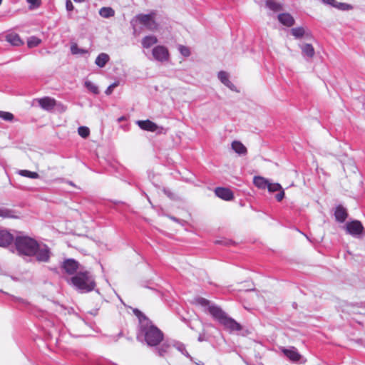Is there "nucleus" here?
<instances>
[{
  "label": "nucleus",
  "mask_w": 365,
  "mask_h": 365,
  "mask_svg": "<svg viewBox=\"0 0 365 365\" xmlns=\"http://www.w3.org/2000/svg\"><path fill=\"white\" fill-rule=\"evenodd\" d=\"M218 78L220 81L227 87H230L232 84L229 80L228 74L225 71H220L218 73Z\"/></svg>",
  "instance_id": "nucleus-26"
},
{
  "label": "nucleus",
  "mask_w": 365,
  "mask_h": 365,
  "mask_svg": "<svg viewBox=\"0 0 365 365\" xmlns=\"http://www.w3.org/2000/svg\"><path fill=\"white\" fill-rule=\"evenodd\" d=\"M134 314L139 319L140 322H142L143 319H148L147 317L138 309H135L133 311Z\"/></svg>",
  "instance_id": "nucleus-40"
},
{
  "label": "nucleus",
  "mask_w": 365,
  "mask_h": 365,
  "mask_svg": "<svg viewBox=\"0 0 365 365\" xmlns=\"http://www.w3.org/2000/svg\"><path fill=\"white\" fill-rule=\"evenodd\" d=\"M118 86V82H115L110 85L107 89L106 90L105 93L106 95H110L113 91V89Z\"/></svg>",
  "instance_id": "nucleus-39"
},
{
  "label": "nucleus",
  "mask_w": 365,
  "mask_h": 365,
  "mask_svg": "<svg viewBox=\"0 0 365 365\" xmlns=\"http://www.w3.org/2000/svg\"><path fill=\"white\" fill-rule=\"evenodd\" d=\"M209 312L215 319L218 320L220 323H221L222 321L227 316V314L224 311H222V309L216 306L210 307Z\"/></svg>",
  "instance_id": "nucleus-11"
},
{
  "label": "nucleus",
  "mask_w": 365,
  "mask_h": 365,
  "mask_svg": "<svg viewBox=\"0 0 365 365\" xmlns=\"http://www.w3.org/2000/svg\"><path fill=\"white\" fill-rule=\"evenodd\" d=\"M150 325L142 326L141 331L144 334L145 341L147 344L155 346L158 345L163 340L164 334L161 330L152 324L150 322Z\"/></svg>",
  "instance_id": "nucleus-2"
},
{
  "label": "nucleus",
  "mask_w": 365,
  "mask_h": 365,
  "mask_svg": "<svg viewBox=\"0 0 365 365\" xmlns=\"http://www.w3.org/2000/svg\"><path fill=\"white\" fill-rule=\"evenodd\" d=\"M282 351L287 357H288L291 361H292L294 362H297L301 359V355L294 349H284L282 350Z\"/></svg>",
  "instance_id": "nucleus-18"
},
{
  "label": "nucleus",
  "mask_w": 365,
  "mask_h": 365,
  "mask_svg": "<svg viewBox=\"0 0 365 365\" xmlns=\"http://www.w3.org/2000/svg\"><path fill=\"white\" fill-rule=\"evenodd\" d=\"M292 34L296 38H301L304 35V29L303 27L293 28L291 30Z\"/></svg>",
  "instance_id": "nucleus-29"
},
{
  "label": "nucleus",
  "mask_w": 365,
  "mask_h": 365,
  "mask_svg": "<svg viewBox=\"0 0 365 365\" xmlns=\"http://www.w3.org/2000/svg\"><path fill=\"white\" fill-rule=\"evenodd\" d=\"M335 219L339 222H344L348 217V213L344 207L339 205L334 212Z\"/></svg>",
  "instance_id": "nucleus-14"
},
{
  "label": "nucleus",
  "mask_w": 365,
  "mask_h": 365,
  "mask_svg": "<svg viewBox=\"0 0 365 365\" xmlns=\"http://www.w3.org/2000/svg\"><path fill=\"white\" fill-rule=\"evenodd\" d=\"M6 41L12 46H19L24 44V41L21 39L19 34L11 33L6 36Z\"/></svg>",
  "instance_id": "nucleus-15"
},
{
  "label": "nucleus",
  "mask_w": 365,
  "mask_h": 365,
  "mask_svg": "<svg viewBox=\"0 0 365 365\" xmlns=\"http://www.w3.org/2000/svg\"><path fill=\"white\" fill-rule=\"evenodd\" d=\"M268 190L271 192L281 190L282 186L279 183H271L268 181V185L267 186Z\"/></svg>",
  "instance_id": "nucleus-34"
},
{
  "label": "nucleus",
  "mask_w": 365,
  "mask_h": 365,
  "mask_svg": "<svg viewBox=\"0 0 365 365\" xmlns=\"http://www.w3.org/2000/svg\"><path fill=\"white\" fill-rule=\"evenodd\" d=\"M75 2H78V3H81V2H83L85 1L86 0H73Z\"/></svg>",
  "instance_id": "nucleus-45"
},
{
  "label": "nucleus",
  "mask_w": 365,
  "mask_h": 365,
  "mask_svg": "<svg viewBox=\"0 0 365 365\" xmlns=\"http://www.w3.org/2000/svg\"><path fill=\"white\" fill-rule=\"evenodd\" d=\"M170 349V346L166 344H163L159 348H158V353L159 355L161 356H164L165 354L168 351V349Z\"/></svg>",
  "instance_id": "nucleus-36"
},
{
  "label": "nucleus",
  "mask_w": 365,
  "mask_h": 365,
  "mask_svg": "<svg viewBox=\"0 0 365 365\" xmlns=\"http://www.w3.org/2000/svg\"><path fill=\"white\" fill-rule=\"evenodd\" d=\"M137 125L143 130L155 132L158 129L157 124L150 120H138Z\"/></svg>",
  "instance_id": "nucleus-10"
},
{
  "label": "nucleus",
  "mask_w": 365,
  "mask_h": 365,
  "mask_svg": "<svg viewBox=\"0 0 365 365\" xmlns=\"http://www.w3.org/2000/svg\"><path fill=\"white\" fill-rule=\"evenodd\" d=\"M279 192L276 195V199L277 201L280 202L282 200V199L284 197V192L282 188L281 189V190H279Z\"/></svg>",
  "instance_id": "nucleus-41"
},
{
  "label": "nucleus",
  "mask_w": 365,
  "mask_h": 365,
  "mask_svg": "<svg viewBox=\"0 0 365 365\" xmlns=\"http://www.w3.org/2000/svg\"><path fill=\"white\" fill-rule=\"evenodd\" d=\"M335 8L340 9V10H349L351 9V6L349 4H345V3H338L336 1Z\"/></svg>",
  "instance_id": "nucleus-37"
},
{
  "label": "nucleus",
  "mask_w": 365,
  "mask_h": 365,
  "mask_svg": "<svg viewBox=\"0 0 365 365\" xmlns=\"http://www.w3.org/2000/svg\"><path fill=\"white\" fill-rule=\"evenodd\" d=\"M41 39L37 37L32 36L27 41V45L29 48H33L38 46L41 43Z\"/></svg>",
  "instance_id": "nucleus-31"
},
{
  "label": "nucleus",
  "mask_w": 365,
  "mask_h": 365,
  "mask_svg": "<svg viewBox=\"0 0 365 365\" xmlns=\"http://www.w3.org/2000/svg\"><path fill=\"white\" fill-rule=\"evenodd\" d=\"M109 61V56L105 53L99 54L96 58V64L99 67L102 68L105 66L107 62Z\"/></svg>",
  "instance_id": "nucleus-23"
},
{
  "label": "nucleus",
  "mask_w": 365,
  "mask_h": 365,
  "mask_svg": "<svg viewBox=\"0 0 365 365\" xmlns=\"http://www.w3.org/2000/svg\"><path fill=\"white\" fill-rule=\"evenodd\" d=\"M78 133L81 137L86 138L90 135V130L86 126H80L78 128Z\"/></svg>",
  "instance_id": "nucleus-30"
},
{
  "label": "nucleus",
  "mask_w": 365,
  "mask_h": 365,
  "mask_svg": "<svg viewBox=\"0 0 365 365\" xmlns=\"http://www.w3.org/2000/svg\"><path fill=\"white\" fill-rule=\"evenodd\" d=\"M0 118L6 121H11L14 119V115L9 112L0 110Z\"/></svg>",
  "instance_id": "nucleus-35"
},
{
  "label": "nucleus",
  "mask_w": 365,
  "mask_h": 365,
  "mask_svg": "<svg viewBox=\"0 0 365 365\" xmlns=\"http://www.w3.org/2000/svg\"><path fill=\"white\" fill-rule=\"evenodd\" d=\"M322 1L326 4L332 6L334 7L336 4V0H322Z\"/></svg>",
  "instance_id": "nucleus-44"
},
{
  "label": "nucleus",
  "mask_w": 365,
  "mask_h": 365,
  "mask_svg": "<svg viewBox=\"0 0 365 365\" xmlns=\"http://www.w3.org/2000/svg\"><path fill=\"white\" fill-rule=\"evenodd\" d=\"M220 324H222L225 329L230 330V331H240L242 329V326L238 322L227 315Z\"/></svg>",
  "instance_id": "nucleus-8"
},
{
  "label": "nucleus",
  "mask_w": 365,
  "mask_h": 365,
  "mask_svg": "<svg viewBox=\"0 0 365 365\" xmlns=\"http://www.w3.org/2000/svg\"><path fill=\"white\" fill-rule=\"evenodd\" d=\"M66 8L68 11H73L74 9V6L73 5V3L71 0H66Z\"/></svg>",
  "instance_id": "nucleus-42"
},
{
  "label": "nucleus",
  "mask_w": 365,
  "mask_h": 365,
  "mask_svg": "<svg viewBox=\"0 0 365 365\" xmlns=\"http://www.w3.org/2000/svg\"><path fill=\"white\" fill-rule=\"evenodd\" d=\"M71 283L78 289L83 292H91L96 283L88 271L79 272L71 279Z\"/></svg>",
  "instance_id": "nucleus-1"
},
{
  "label": "nucleus",
  "mask_w": 365,
  "mask_h": 365,
  "mask_svg": "<svg viewBox=\"0 0 365 365\" xmlns=\"http://www.w3.org/2000/svg\"><path fill=\"white\" fill-rule=\"evenodd\" d=\"M156 14L150 12L148 14H140L135 16L140 24L144 26L148 30L155 31L158 29L159 25L155 21Z\"/></svg>",
  "instance_id": "nucleus-4"
},
{
  "label": "nucleus",
  "mask_w": 365,
  "mask_h": 365,
  "mask_svg": "<svg viewBox=\"0 0 365 365\" xmlns=\"http://www.w3.org/2000/svg\"><path fill=\"white\" fill-rule=\"evenodd\" d=\"M157 43L158 38L153 35L145 36L141 41L142 46L145 48H149Z\"/></svg>",
  "instance_id": "nucleus-17"
},
{
  "label": "nucleus",
  "mask_w": 365,
  "mask_h": 365,
  "mask_svg": "<svg viewBox=\"0 0 365 365\" xmlns=\"http://www.w3.org/2000/svg\"><path fill=\"white\" fill-rule=\"evenodd\" d=\"M28 3L33 6H38L40 5V0H26Z\"/></svg>",
  "instance_id": "nucleus-43"
},
{
  "label": "nucleus",
  "mask_w": 365,
  "mask_h": 365,
  "mask_svg": "<svg viewBox=\"0 0 365 365\" xmlns=\"http://www.w3.org/2000/svg\"><path fill=\"white\" fill-rule=\"evenodd\" d=\"M179 51L180 53L184 56L185 57H187L190 55V51L188 47L180 45L179 46Z\"/></svg>",
  "instance_id": "nucleus-38"
},
{
  "label": "nucleus",
  "mask_w": 365,
  "mask_h": 365,
  "mask_svg": "<svg viewBox=\"0 0 365 365\" xmlns=\"http://www.w3.org/2000/svg\"><path fill=\"white\" fill-rule=\"evenodd\" d=\"M86 87L93 93L98 94L99 93L98 88L94 83L91 81H86L85 83Z\"/></svg>",
  "instance_id": "nucleus-33"
},
{
  "label": "nucleus",
  "mask_w": 365,
  "mask_h": 365,
  "mask_svg": "<svg viewBox=\"0 0 365 365\" xmlns=\"http://www.w3.org/2000/svg\"><path fill=\"white\" fill-rule=\"evenodd\" d=\"M15 245L18 252L24 255L33 256L38 249V243L29 237H18L15 240Z\"/></svg>",
  "instance_id": "nucleus-3"
},
{
  "label": "nucleus",
  "mask_w": 365,
  "mask_h": 365,
  "mask_svg": "<svg viewBox=\"0 0 365 365\" xmlns=\"http://www.w3.org/2000/svg\"><path fill=\"white\" fill-rule=\"evenodd\" d=\"M0 217L3 218H16V212L6 207H0Z\"/></svg>",
  "instance_id": "nucleus-22"
},
{
  "label": "nucleus",
  "mask_w": 365,
  "mask_h": 365,
  "mask_svg": "<svg viewBox=\"0 0 365 365\" xmlns=\"http://www.w3.org/2000/svg\"><path fill=\"white\" fill-rule=\"evenodd\" d=\"M71 51L73 54H84L87 53L86 50L79 48L76 43H73L71 46Z\"/></svg>",
  "instance_id": "nucleus-32"
},
{
  "label": "nucleus",
  "mask_w": 365,
  "mask_h": 365,
  "mask_svg": "<svg viewBox=\"0 0 365 365\" xmlns=\"http://www.w3.org/2000/svg\"><path fill=\"white\" fill-rule=\"evenodd\" d=\"M34 255H36V259L38 262H48L50 258L49 250L48 248L40 249L38 245V249Z\"/></svg>",
  "instance_id": "nucleus-12"
},
{
  "label": "nucleus",
  "mask_w": 365,
  "mask_h": 365,
  "mask_svg": "<svg viewBox=\"0 0 365 365\" xmlns=\"http://www.w3.org/2000/svg\"><path fill=\"white\" fill-rule=\"evenodd\" d=\"M99 14L103 18H110L115 15V11L111 7H102L99 10Z\"/></svg>",
  "instance_id": "nucleus-25"
},
{
  "label": "nucleus",
  "mask_w": 365,
  "mask_h": 365,
  "mask_svg": "<svg viewBox=\"0 0 365 365\" xmlns=\"http://www.w3.org/2000/svg\"><path fill=\"white\" fill-rule=\"evenodd\" d=\"M153 58L160 62L168 61L170 58L168 49L164 46H157L152 51Z\"/></svg>",
  "instance_id": "nucleus-6"
},
{
  "label": "nucleus",
  "mask_w": 365,
  "mask_h": 365,
  "mask_svg": "<svg viewBox=\"0 0 365 365\" xmlns=\"http://www.w3.org/2000/svg\"><path fill=\"white\" fill-rule=\"evenodd\" d=\"M13 236L7 231H0V246L6 247L13 241Z\"/></svg>",
  "instance_id": "nucleus-16"
},
{
  "label": "nucleus",
  "mask_w": 365,
  "mask_h": 365,
  "mask_svg": "<svg viewBox=\"0 0 365 365\" xmlns=\"http://www.w3.org/2000/svg\"><path fill=\"white\" fill-rule=\"evenodd\" d=\"M232 148L239 155H245L247 153V148L238 140H234L232 143Z\"/></svg>",
  "instance_id": "nucleus-20"
},
{
  "label": "nucleus",
  "mask_w": 365,
  "mask_h": 365,
  "mask_svg": "<svg viewBox=\"0 0 365 365\" xmlns=\"http://www.w3.org/2000/svg\"><path fill=\"white\" fill-rule=\"evenodd\" d=\"M278 19L287 26H292L294 24V19L289 14H281L278 16Z\"/></svg>",
  "instance_id": "nucleus-19"
},
{
  "label": "nucleus",
  "mask_w": 365,
  "mask_h": 365,
  "mask_svg": "<svg viewBox=\"0 0 365 365\" xmlns=\"http://www.w3.org/2000/svg\"><path fill=\"white\" fill-rule=\"evenodd\" d=\"M79 267L80 264L78 262L73 259H65L61 264V268L66 274L69 275L75 274L79 269Z\"/></svg>",
  "instance_id": "nucleus-7"
},
{
  "label": "nucleus",
  "mask_w": 365,
  "mask_h": 365,
  "mask_svg": "<svg viewBox=\"0 0 365 365\" xmlns=\"http://www.w3.org/2000/svg\"><path fill=\"white\" fill-rule=\"evenodd\" d=\"M267 6L271 10L274 11H277L281 10V6L279 4L272 1V0H267L266 1Z\"/></svg>",
  "instance_id": "nucleus-28"
},
{
  "label": "nucleus",
  "mask_w": 365,
  "mask_h": 365,
  "mask_svg": "<svg viewBox=\"0 0 365 365\" xmlns=\"http://www.w3.org/2000/svg\"><path fill=\"white\" fill-rule=\"evenodd\" d=\"M346 232L352 236H359L364 234V228L359 220H352L346 224Z\"/></svg>",
  "instance_id": "nucleus-5"
},
{
  "label": "nucleus",
  "mask_w": 365,
  "mask_h": 365,
  "mask_svg": "<svg viewBox=\"0 0 365 365\" xmlns=\"http://www.w3.org/2000/svg\"><path fill=\"white\" fill-rule=\"evenodd\" d=\"M20 175L24 177H26V178H32V179H36V178H38V177H39V175L36 172H31V171H29L27 170H21Z\"/></svg>",
  "instance_id": "nucleus-27"
},
{
  "label": "nucleus",
  "mask_w": 365,
  "mask_h": 365,
  "mask_svg": "<svg viewBox=\"0 0 365 365\" xmlns=\"http://www.w3.org/2000/svg\"><path fill=\"white\" fill-rule=\"evenodd\" d=\"M215 193L218 197L227 201L231 200L234 197L232 190L227 187H217L215 189Z\"/></svg>",
  "instance_id": "nucleus-9"
},
{
  "label": "nucleus",
  "mask_w": 365,
  "mask_h": 365,
  "mask_svg": "<svg viewBox=\"0 0 365 365\" xmlns=\"http://www.w3.org/2000/svg\"><path fill=\"white\" fill-rule=\"evenodd\" d=\"M1 2H2V0H0V4H1Z\"/></svg>",
  "instance_id": "nucleus-46"
},
{
  "label": "nucleus",
  "mask_w": 365,
  "mask_h": 365,
  "mask_svg": "<svg viewBox=\"0 0 365 365\" xmlns=\"http://www.w3.org/2000/svg\"><path fill=\"white\" fill-rule=\"evenodd\" d=\"M254 185L260 189H264L268 185V180L261 176H255L253 179Z\"/></svg>",
  "instance_id": "nucleus-21"
},
{
  "label": "nucleus",
  "mask_w": 365,
  "mask_h": 365,
  "mask_svg": "<svg viewBox=\"0 0 365 365\" xmlns=\"http://www.w3.org/2000/svg\"><path fill=\"white\" fill-rule=\"evenodd\" d=\"M302 53L307 56L309 58H312L314 56V48L310 43H306L302 46Z\"/></svg>",
  "instance_id": "nucleus-24"
},
{
  "label": "nucleus",
  "mask_w": 365,
  "mask_h": 365,
  "mask_svg": "<svg viewBox=\"0 0 365 365\" xmlns=\"http://www.w3.org/2000/svg\"><path fill=\"white\" fill-rule=\"evenodd\" d=\"M38 102L43 109L47 110L53 109L56 106V101L49 97L40 98L38 99Z\"/></svg>",
  "instance_id": "nucleus-13"
}]
</instances>
